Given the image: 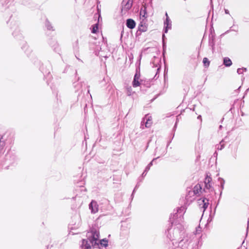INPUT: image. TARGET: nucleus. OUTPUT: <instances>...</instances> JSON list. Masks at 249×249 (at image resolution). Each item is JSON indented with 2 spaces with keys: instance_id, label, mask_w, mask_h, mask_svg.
Returning <instances> with one entry per match:
<instances>
[{
  "instance_id": "e433bc0d",
  "label": "nucleus",
  "mask_w": 249,
  "mask_h": 249,
  "mask_svg": "<svg viewBox=\"0 0 249 249\" xmlns=\"http://www.w3.org/2000/svg\"><path fill=\"white\" fill-rule=\"evenodd\" d=\"M165 37V35H162V38H163V39H164V37Z\"/></svg>"
},
{
  "instance_id": "9b49d317",
  "label": "nucleus",
  "mask_w": 249,
  "mask_h": 249,
  "mask_svg": "<svg viewBox=\"0 0 249 249\" xmlns=\"http://www.w3.org/2000/svg\"><path fill=\"white\" fill-rule=\"evenodd\" d=\"M213 190V188L212 187L211 183L205 184L203 191L206 193H210Z\"/></svg>"
},
{
  "instance_id": "a211bd4d",
  "label": "nucleus",
  "mask_w": 249,
  "mask_h": 249,
  "mask_svg": "<svg viewBox=\"0 0 249 249\" xmlns=\"http://www.w3.org/2000/svg\"><path fill=\"white\" fill-rule=\"evenodd\" d=\"M134 92L133 91L131 87H128L126 88V93L128 96H131Z\"/></svg>"
},
{
  "instance_id": "0eeeda50",
  "label": "nucleus",
  "mask_w": 249,
  "mask_h": 249,
  "mask_svg": "<svg viewBox=\"0 0 249 249\" xmlns=\"http://www.w3.org/2000/svg\"><path fill=\"white\" fill-rule=\"evenodd\" d=\"M164 33H167L168 29H171L172 27V22L169 17L166 18L164 22Z\"/></svg>"
},
{
  "instance_id": "c756f323",
  "label": "nucleus",
  "mask_w": 249,
  "mask_h": 249,
  "mask_svg": "<svg viewBox=\"0 0 249 249\" xmlns=\"http://www.w3.org/2000/svg\"><path fill=\"white\" fill-rule=\"evenodd\" d=\"M177 128V125H174L173 128V131H175Z\"/></svg>"
},
{
  "instance_id": "a19ab883",
  "label": "nucleus",
  "mask_w": 249,
  "mask_h": 249,
  "mask_svg": "<svg viewBox=\"0 0 249 249\" xmlns=\"http://www.w3.org/2000/svg\"><path fill=\"white\" fill-rule=\"evenodd\" d=\"M221 194H222V191H221L220 192V196H221Z\"/></svg>"
},
{
  "instance_id": "ea45409f",
  "label": "nucleus",
  "mask_w": 249,
  "mask_h": 249,
  "mask_svg": "<svg viewBox=\"0 0 249 249\" xmlns=\"http://www.w3.org/2000/svg\"><path fill=\"white\" fill-rule=\"evenodd\" d=\"M91 32L92 33H93V28H92V30H91Z\"/></svg>"
},
{
  "instance_id": "2f4dec72",
  "label": "nucleus",
  "mask_w": 249,
  "mask_h": 249,
  "mask_svg": "<svg viewBox=\"0 0 249 249\" xmlns=\"http://www.w3.org/2000/svg\"><path fill=\"white\" fill-rule=\"evenodd\" d=\"M225 12L227 14H229V12L228 10H227V9H225Z\"/></svg>"
},
{
  "instance_id": "f704fd0d",
  "label": "nucleus",
  "mask_w": 249,
  "mask_h": 249,
  "mask_svg": "<svg viewBox=\"0 0 249 249\" xmlns=\"http://www.w3.org/2000/svg\"><path fill=\"white\" fill-rule=\"evenodd\" d=\"M165 16H166V18H167V17H169L167 13H166Z\"/></svg>"
},
{
  "instance_id": "ddd939ff",
  "label": "nucleus",
  "mask_w": 249,
  "mask_h": 249,
  "mask_svg": "<svg viewBox=\"0 0 249 249\" xmlns=\"http://www.w3.org/2000/svg\"><path fill=\"white\" fill-rule=\"evenodd\" d=\"M100 237V232L98 230L94 228V248H95L96 244H97V241Z\"/></svg>"
},
{
  "instance_id": "5701e85b",
  "label": "nucleus",
  "mask_w": 249,
  "mask_h": 249,
  "mask_svg": "<svg viewBox=\"0 0 249 249\" xmlns=\"http://www.w3.org/2000/svg\"><path fill=\"white\" fill-rule=\"evenodd\" d=\"M246 68H239L237 69V72L238 74H241L244 71H246Z\"/></svg>"
},
{
  "instance_id": "20e7f679",
  "label": "nucleus",
  "mask_w": 249,
  "mask_h": 249,
  "mask_svg": "<svg viewBox=\"0 0 249 249\" xmlns=\"http://www.w3.org/2000/svg\"><path fill=\"white\" fill-rule=\"evenodd\" d=\"M107 246L108 240L106 238H104L100 240H98L95 247H97L99 249H101V248L107 247Z\"/></svg>"
},
{
  "instance_id": "423d86ee",
  "label": "nucleus",
  "mask_w": 249,
  "mask_h": 249,
  "mask_svg": "<svg viewBox=\"0 0 249 249\" xmlns=\"http://www.w3.org/2000/svg\"><path fill=\"white\" fill-rule=\"evenodd\" d=\"M140 77V73L139 72H137L134 75V79L132 81V85L133 87L136 88L140 85L141 83L139 81Z\"/></svg>"
},
{
  "instance_id": "c9c22d12",
  "label": "nucleus",
  "mask_w": 249,
  "mask_h": 249,
  "mask_svg": "<svg viewBox=\"0 0 249 249\" xmlns=\"http://www.w3.org/2000/svg\"><path fill=\"white\" fill-rule=\"evenodd\" d=\"M144 126H145V127H146V128H148L149 125H144Z\"/></svg>"
},
{
  "instance_id": "c85d7f7f",
  "label": "nucleus",
  "mask_w": 249,
  "mask_h": 249,
  "mask_svg": "<svg viewBox=\"0 0 249 249\" xmlns=\"http://www.w3.org/2000/svg\"><path fill=\"white\" fill-rule=\"evenodd\" d=\"M92 201L89 204V208L91 209V212H92Z\"/></svg>"
},
{
  "instance_id": "b1692460",
  "label": "nucleus",
  "mask_w": 249,
  "mask_h": 249,
  "mask_svg": "<svg viewBox=\"0 0 249 249\" xmlns=\"http://www.w3.org/2000/svg\"><path fill=\"white\" fill-rule=\"evenodd\" d=\"M98 206L97 205L96 202L94 201V213H95L96 212H97L98 211V208L97 207Z\"/></svg>"
},
{
  "instance_id": "f3484780",
  "label": "nucleus",
  "mask_w": 249,
  "mask_h": 249,
  "mask_svg": "<svg viewBox=\"0 0 249 249\" xmlns=\"http://www.w3.org/2000/svg\"><path fill=\"white\" fill-rule=\"evenodd\" d=\"M225 147V144H224V141L223 140H222L219 144H217L216 145V149L217 150H222V149H223Z\"/></svg>"
},
{
  "instance_id": "72a5a7b5",
  "label": "nucleus",
  "mask_w": 249,
  "mask_h": 249,
  "mask_svg": "<svg viewBox=\"0 0 249 249\" xmlns=\"http://www.w3.org/2000/svg\"><path fill=\"white\" fill-rule=\"evenodd\" d=\"M236 156H237V155H236V154H234V155H233V157H234V159H236Z\"/></svg>"
},
{
  "instance_id": "4c0bfd02",
  "label": "nucleus",
  "mask_w": 249,
  "mask_h": 249,
  "mask_svg": "<svg viewBox=\"0 0 249 249\" xmlns=\"http://www.w3.org/2000/svg\"><path fill=\"white\" fill-rule=\"evenodd\" d=\"M222 127V125H219V128L221 129Z\"/></svg>"
},
{
  "instance_id": "393cba45",
  "label": "nucleus",
  "mask_w": 249,
  "mask_h": 249,
  "mask_svg": "<svg viewBox=\"0 0 249 249\" xmlns=\"http://www.w3.org/2000/svg\"><path fill=\"white\" fill-rule=\"evenodd\" d=\"M97 8L98 13H99L98 22H99L100 19H101V20H102V18L101 17V15L100 14V11L99 10L98 5H97Z\"/></svg>"
},
{
  "instance_id": "6ab92c4d",
  "label": "nucleus",
  "mask_w": 249,
  "mask_h": 249,
  "mask_svg": "<svg viewBox=\"0 0 249 249\" xmlns=\"http://www.w3.org/2000/svg\"><path fill=\"white\" fill-rule=\"evenodd\" d=\"M159 158V157H157V158H154V159H153V160H152V161H151V162H150L148 164V165L146 167V168H145V172H148V171L149 170V169H150V168L151 166H152V165H153V162L155 160H157V159H158Z\"/></svg>"
},
{
  "instance_id": "bb28decb",
  "label": "nucleus",
  "mask_w": 249,
  "mask_h": 249,
  "mask_svg": "<svg viewBox=\"0 0 249 249\" xmlns=\"http://www.w3.org/2000/svg\"><path fill=\"white\" fill-rule=\"evenodd\" d=\"M98 24H96L95 25H94V33H95L96 30L98 29Z\"/></svg>"
},
{
  "instance_id": "4468645a",
  "label": "nucleus",
  "mask_w": 249,
  "mask_h": 249,
  "mask_svg": "<svg viewBox=\"0 0 249 249\" xmlns=\"http://www.w3.org/2000/svg\"><path fill=\"white\" fill-rule=\"evenodd\" d=\"M144 20L141 21V23L139 26V30L142 32H145L147 30V27L144 25Z\"/></svg>"
},
{
  "instance_id": "58836bf2",
  "label": "nucleus",
  "mask_w": 249,
  "mask_h": 249,
  "mask_svg": "<svg viewBox=\"0 0 249 249\" xmlns=\"http://www.w3.org/2000/svg\"><path fill=\"white\" fill-rule=\"evenodd\" d=\"M175 136V133H174L173 134V137H172V139L173 138V137H174Z\"/></svg>"
},
{
  "instance_id": "1a4fd4ad",
  "label": "nucleus",
  "mask_w": 249,
  "mask_h": 249,
  "mask_svg": "<svg viewBox=\"0 0 249 249\" xmlns=\"http://www.w3.org/2000/svg\"><path fill=\"white\" fill-rule=\"evenodd\" d=\"M126 25L128 28L132 29L135 27L136 23L133 19L129 18L126 20Z\"/></svg>"
},
{
  "instance_id": "a878e982",
  "label": "nucleus",
  "mask_w": 249,
  "mask_h": 249,
  "mask_svg": "<svg viewBox=\"0 0 249 249\" xmlns=\"http://www.w3.org/2000/svg\"><path fill=\"white\" fill-rule=\"evenodd\" d=\"M139 184L138 183H137V185H136L135 187L134 188L133 191V192H132V195H131L132 196H133L135 190L139 187Z\"/></svg>"
},
{
  "instance_id": "7c9ffc66",
  "label": "nucleus",
  "mask_w": 249,
  "mask_h": 249,
  "mask_svg": "<svg viewBox=\"0 0 249 249\" xmlns=\"http://www.w3.org/2000/svg\"><path fill=\"white\" fill-rule=\"evenodd\" d=\"M197 203L198 204V205H199V207L201 208V207L202 206V203H198V202Z\"/></svg>"
},
{
  "instance_id": "7ed1b4c3",
  "label": "nucleus",
  "mask_w": 249,
  "mask_h": 249,
  "mask_svg": "<svg viewBox=\"0 0 249 249\" xmlns=\"http://www.w3.org/2000/svg\"><path fill=\"white\" fill-rule=\"evenodd\" d=\"M132 6V1L131 0H123L121 9L122 14H125L131 8Z\"/></svg>"
},
{
  "instance_id": "aec40b11",
  "label": "nucleus",
  "mask_w": 249,
  "mask_h": 249,
  "mask_svg": "<svg viewBox=\"0 0 249 249\" xmlns=\"http://www.w3.org/2000/svg\"><path fill=\"white\" fill-rule=\"evenodd\" d=\"M203 63L204 64V66L206 68L208 67L210 65V61L206 57L203 58Z\"/></svg>"
},
{
  "instance_id": "f8f14e48",
  "label": "nucleus",
  "mask_w": 249,
  "mask_h": 249,
  "mask_svg": "<svg viewBox=\"0 0 249 249\" xmlns=\"http://www.w3.org/2000/svg\"><path fill=\"white\" fill-rule=\"evenodd\" d=\"M146 14H147V13H146V7L143 6L141 9L140 13L141 18H142H142H143L142 19V20H144L145 19V18H146Z\"/></svg>"
},
{
  "instance_id": "dca6fc26",
  "label": "nucleus",
  "mask_w": 249,
  "mask_h": 249,
  "mask_svg": "<svg viewBox=\"0 0 249 249\" xmlns=\"http://www.w3.org/2000/svg\"><path fill=\"white\" fill-rule=\"evenodd\" d=\"M143 121H145V124H149L152 123V118L151 116L146 115L143 118Z\"/></svg>"
},
{
  "instance_id": "412c9836",
  "label": "nucleus",
  "mask_w": 249,
  "mask_h": 249,
  "mask_svg": "<svg viewBox=\"0 0 249 249\" xmlns=\"http://www.w3.org/2000/svg\"><path fill=\"white\" fill-rule=\"evenodd\" d=\"M219 181L220 182V185L221 190H222L224 187L225 180L222 178H219Z\"/></svg>"
},
{
  "instance_id": "4be33fe9",
  "label": "nucleus",
  "mask_w": 249,
  "mask_h": 249,
  "mask_svg": "<svg viewBox=\"0 0 249 249\" xmlns=\"http://www.w3.org/2000/svg\"><path fill=\"white\" fill-rule=\"evenodd\" d=\"M211 181L212 178L207 175L206 178H205L204 184H207L211 183Z\"/></svg>"
},
{
  "instance_id": "6e6552de",
  "label": "nucleus",
  "mask_w": 249,
  "mask_h": 249,
  "mask_svg": "<svg viewBox=\"0 0 249 249\" xmlns=\"http://www.w3.org/2000/svg\"><path fill=\"white\" fill-rule=\"evenodd\" d=\"M198 203H202V206L201 208L203 209V212H204L206 209L208 208L209 204V200L206 198H200L198 199Z\"/></svg>"
},
{
  "instance_id": "473e14b6",
  "label": "nucleus",
  "mask_w": 249,
  "mask_h": 249,
  "mask_svg": "<svg viewBox=\"0 0 249 249\" xmlns=\"http://www.w3.org/2000/svg\"><path fill=\"white\" fill-rule=\"evenodd\" d=\"M171 140H170L168 142V143H167V147H168L169 145V144L171 143Z\"/></svg>"
},
{
  "instance_id": "f03ea898",
  "label": "nucleus",
  "mask_w": 249,
  "mask_h": 249,
  "mask_svg": "<svg viewBox=\"0 0 249 249\" xmlns=\"http://www.w3.org/2000/svg\"><path fill=\"white\" fill-rule=\"evenodd\" d=\"M198 241L188 235H184L182 238L174 243H168L167 249H194Z\"/></svg>"
},
{
  "instance_id": "f257e3e1",
  "label": "nucleus",
  "mask_w": 249,
  "mask_h": 249,
  "mask_svg": "<svg viewBox=\"0 0 249 249\" xmlns=\"http://www.w3.org/2000/svg\"><path fill=\"white\" fill-rule=\"evenodd\" d=\"M184 208H178L177 212L170 217V221L172 227L168 229L166 232L167 237L170 240L168 243H174V242L180 240L185 235L183 222V213Z\"/></svg>"
},
{
  "instance_id": "9d476101",
  "label": "nucleus",
  "mask_w": 249,
  "mask_h": 249,
  "mask_svg": "<svg viewBox=\"0 0 249 249\" xmlns=\"http://www.w3.org/2000/svg\"><path fill=\"white\" fill-rule=\"evenodd\" d=\"M202 190V187L200 184H197L193 188V192L194 195H199Z\"/></svg>"
},
{
  "instance_id": "2eb2a0df",
  "label": "nucleus",
  "mask_w": 249,
  "mask_h": 249,
  "mask_svg": "<svg viewBox=\"0 0 249 249\" xmlns=\"http://www.w3.org/2000/svg\"><path fill=\"white\" fill-rule=\"evenodd\" d=\"M223 64L226 67H230L232 65V62L229 58L225 57L223 60Z\"/></svg>"
},
{
  "instance_id": "39448f33",
  "label": "nucleus",
  "mask_w": 249,
  "mask_h": 249,
  "mask_svg": "<svg viewBox=\"0 0 249 249\" xmlns=\"http://www.w3.org/2000/svg\"><path fill=\"white\" fill-rule=\"evenodd\" d=\"M93 239H89V241L83 240V249H92L91 246H93Z\"/></svg>"
},
{
  "instance_id": "cd10ccee",
  "label": "nucleus",
  "mask_w": 249,
  "mask_h": 249,
  "mask_svg": "<svg viewBox=\"0 0 249 249\" xmlns=\"http://www.w3.org/2000/svg\"><path fill=\"white\" fill-rule=\"evenodd\" d=\"M147 172H145V170H144V171H143V172L142 173V178L145 177L146 175Z\"/></svg>"
}]
</instances>
